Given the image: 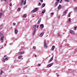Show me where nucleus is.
I'll return each instance as SVG.
<instances>
[{"label": "nucleus", "instance_id": "49530a36", "mask_svg": "<svg viewBox=\"0 0 77 77\" xmlns=\"http://www.w3.org/2000/svg\"><path fill=\"white\" fill-rule=\"evenodd\" d=\"M35 57H37V56H36V55H35Z\"/></svg>", "mask_w": 77, "mask_h": 77}, {"label": "nucleus", "instance_id": "c03bdc74", "mask_svg": "<svg viewBox=\"0 0 77 77\" xmlns=\"http://www.w3.org/2000/svg\"><path fill=\"white\" fill-rule=\"evenodd\" d=\"M4 57H7V55H5L4 56Z\"/></svg>", "mask_w": 77, "mask_h": 77}, {"label": "nucleus", "instance_id": "aec40b11", "mask_svg": "<svg viewBox=\"0 0 77 77\" xmlns=\"http://www.w3.org/2000/svg\"><path fill=\"white\" fill-rule=\"evenodd\" d=\"M45 12V9L42 11V14H44Z\"/></svg>", "mask_w": 77, "mask_h": 77}, {"label": "nucleus", "instance_id": "423d86ee", "mask_svg": "<svg viewBox=\"0 0 77 77\" xmlns=\"http://www.w3.org/2000/svg\"><path fill=\"white\" fill-rule=\"evenodd\" d=\"M68 11V10H66L63 13V15H65L66 14V12Z\"/></svg>", "mask_w": 77, "mask_h": 77}, {"label": "nucleus", "instance_id": "a878e982", "mask_svg": "<svg viewBox=\"0 0 77 77\" xmlns=\"http://www.w3.org/2000/svg\"><path fill=\"white\" fill-rule=\"evenodd\" d=\"M18 58L19 59H21V58H22V56H20L18 57Z\"/></svg>", "mask_w": 77, "mask_h": 77}, {"label": "nucleus", "instance_id": "f704fd0d", "mask_svg": "<svg viewBox=\"0 0 77 77\" xmlns=\"http://www.w3.org/2000/svg\"><path fill=\"white\" fill-rule=\"evenodd\" d=\"M41 5V3L39 2L38 4V6H40Z\"/></svg>", "mask_w": 77, "mask_h": 77}, {"label": "nucleus", "instance_id": "bb28decb", "mask_svg": "<svg viewBox=\"0 0 77 77\" xmlns=\"http://www.w3.org/2000/svg\"><path fill=\"white\" fill-rule=\"evenodd\" d=\"M17 11H18V12H20V8L18 9Z\"/></svg>", "mask_w": 77, "mask_h": 77}, {"label": "nucleus", "instance_id": "09e8293b", "mask_svg": "<svg viewBox=\"0 0 77 77\" xmlns=\"http://www.w3.org/2000/svg\"><path fill=\"white\" fill-rule=\"evenodd\" d=\"M40 65H41V64H38V66H40Z\"/></svg>", "mask_w": 77, "mask_h": 77}, {"label": "nucleus", "instance_id": "c9c22d12", "mask_svg": "<svg viewBox=\"0 0 77 77\" xmlns=\"http://www.w3.org/2000/svg\"><path fill=\"white\" fill-rule=\"evenodd\" d=\"M77 26H76L74 28V29L75 30H76V29H77Z\"/></svg>", "mask_w": 77, "mask_h": 77}, {"label": "nucleus", "instance_id": "f257e3e1", "mask_svg": "<svg viewBox=\"0 0 77 77\" xmlns=\"http://www.w3.org/2000/svg\"><path fill=\"white\" fill-rule=\"evenodd\" d=\"M36 25H35L33 26V29H34L33 32L32 33L33 35H34L35 33V32H36Z\"/></svg>", "mask_w": 77, "mask_h": 77}, {"label": "nucleus", "instance_id": "c85d7f7f", "mask_svg": "<svg viewBox=\"0 0 77 77\" xmlns=\"http://www.w3.org/2000/svg\"><path fill=\"white\" fill-rule=\"evenodd\" d=\"M54 14V13H51L50 14L51 16H52Z\"/></svg>", "mask_w": 77, "mask_h": 77}, {"label": "nucleus", "instance_id": "6e6d98bb", "mask_svg": "<svg viewBox=\"0 0 77 77\" xmlns=\"http://www.w3.org/2000/svg\"><path fill=\"white\" fill-rule=\"evenodd\" d=\"M74 1H76V0H73Z\"/></svg>", "mask_w": 77, "mask_h": 77}, {"label": "nucleus", "instance_id": "de8ad7c7", "mask_svg": "<svg viewBox=\"0 0 77 77\" xmlns=\"http://www.w3.org/2000/svg\"><path fill=\"white\" fill-rule=\"evenodd\" d=\"M4 0L5 2H6V1H7V0Z\"/></svg>", "mask_w": 77, "mask_h": 77}, {"label": "nucleus", "instance_id": "20e7f679", "mask_svg": "<svg viewBox=\"0 0 77 77\" xmlns=\"http://www.w3.org/2000/svg\"><path fill=\"white\" fill-rule=\"evenodd\" d=\"M41 18L40 17L39 18L37 23L38 24H39V23H40L41 21Z\"/></svg>", "mask_w": 77, "mask_h": 77}, {"label": "nucleus", "instance_id": "37998d69", "mask_svg": "<svg viewBox=\"0 0 77 77\" xmlns=\"http://www.w3.org/2000/svg\"><path fill=\"white\" fill-rule=\"evenodd\" d=\"M16 25V23H13V25L14 26H15Z\"/></svg>", "mask_w": 77, "mask_h": 77}, {"label": "nucleus", "instance_id": "0eeeda50", "mask_svg": "<svg viewBox=\"0 0 77 77\" xmlns=\"http://www.w3.org/2000/svg\"><path fill=\"white\" fill-rule=\"evenodd\" d=\"M53 65V63H51L50 64H48L47 66L48 67H51V66H52Z\"/></svg>", "mask_w": 77, "mask_h": 77}, {"label": "nucleus", "instance_id": "cd10ccee", "mask_svg": "<svg viewBox=\"0 0 77 77\" xmlns=\"http://www.w3.org/2000/svg\"><path fill=\"white\" fill-rule=\"evenodd\" d=\"M58 2H56V3H55L56 6H57V5L58 4Z\"/></svg>", "mask_w": 77, "mask_h": 77}, {"label": "nucleus", "instance_id": "412c9836", "mask_svg": "<svg viewBox=\"0 0 77 77\" xmlns=\"http://www.w3.org/2000/svg\"><path fill=\"white\" fill-rule=\"evenodd\" d=\"M24 53V51L22 52L19 53V54H23Z\"/></svg>", "mask_w": 77, "mask_h": 77}, {"label": "nucleus", "instance_id": "7c9ffc66", "mask_svg": "<svg viewBox=\"0 0 77 77\" xmlns=\"http://www.w3.org/2000/svg\"><path fill=\"white\" fill-rule=\"evenodd\" d=\"M71 13H70L69 14V16H68V17H70L71 16Z\"/></svg>", "mask_w": 77, "mask_h": 77}, {"label": "nucleus", "instance_id": "39448f33", "mask_svg": "<svg viewBox=\"0 0 77 77\" xmlns=\"http://www.w3.org/2000/svg\"><path fill=\"white\" fill-rule=\"evenodd\" d=\"M14 33L15 34H17V33H18V30H17V29L16 28L15 29Z\"/></svg>", "mask_w": 77, "mask_h": 77}, {"label": "nucleus", "instance_id": "a18cd8bd", "mask_svg": "<svg viewBox=\"0 0 77 77\" xmlns=\"http://www.w3.org/2000/svg\"><path fill=\"white\" fill-rule=\"evenodd\" d=\"M38 27H39V26L37 25L36 26V28H38Z\"/></svg>", "mask_w": 77, "mask_h": 77}, {"label": "nucleus", "instance_id": "e433bc0d", "mask_svg": "<svg viewBox=\"0 0 77 77\" xmlns=\"http://www.w3.org/2000/svg\"><path fill=\"white\" fill-rule=\"evenodd\" d=\"M57 0V2H57L58 3H59V2L60 1V0Z\"/></svg>", "mask_w": 77, "mask_h": 77}, {"label": "nucleus", "instance_id": "393cba45", "mask_svg": "<svg viewBox=\"0 0 77 77\" xmlns=\"http://www.w3.org/2000/svg\"><path fill=\"white\" fill-rule=\"evenodd\" d=\"M2 15H3V14L2 13H0V18H1L2 16Z\"/></svg>", "mask_w": 77, "mask_h": 77}, {"label": "nucleus", "instance_id": "f03ea898", "mask_svg": "<svg viewBox=\"0 0 77 77\" xmlns=\"http://www.w3.org/2000/svg\"><path fill=\"white\" fill-rule=\"evenodd\" d=\"M38 11V9L37 8H35L34 10H32L31 12V14H33V13H34V12H35L36 11Z\"/></svg>", "mask_w": 77, "mask_h": 77}, {"label": "nucleus", "instance_id": "1a4fd4ad", "mask_svg": "<svg viewBox=\"0 0 77 77\" xmlns=\"http://www.w3.org/2000/svg\"><path fill=\"white\" fill-rule=\"evenodd\" d=\"M3 38H4V36H2L1 38V42H3Z\"/></svg>", "mask_w": 77, "mask_h": 77}, {"label": "nucleus", "instance_id": "5fc2aeb1", "mask_svg": "<svg viewBox=\"0 0 77 77\" xmlns=\"http://www.w3.org/2000/svg\"><path fill=\"white\" fill-rule=\"evenodd\" d=\"M2 75V74H1V73H0V75Z\"/></svg>", "mask_w": 77, "mask_h": 77}, {"label": "nucleus", "instance_id": "6ab92c4d", "mask_svg": "<svg viewBox=\"0 0 77 77\" xmlns=\"http://www.w3.org/2000/svg\"><path fill=\"white\" fill-rule=\"evenodd\" d=\"M26 17H27V15L26 14H24L23 17V18H26Z\"/></svg>", "mask_w": 77, "mask_h": 77}, {"label": "nucleus", "instance_id": "864d4df0", "mask_svg": "<svg viewBox=\"0 0 77 77\" xmlns=\"http://www.w3.org/2000/svg\"><path fill=\"white\" fill-rule=\"evenodd\" d=\"M32 17H35V16H32Z\"/></svg>", "mask_w": 77, "mask_h": 77}, {"label": "nucleus", "instance_id": "79ce46f5", "mask_svg": "<svg viewBox=\"0 0 77 77\" xmlns=\"http://www.w3.org/2000/svg\"><path fill=\"white\" fill-rule=\"evenodd\" d=\"M5 60H8V58H5V59H4Z\"/></svg>", "mask_w": 77, "mask_h": 77}, {"label": "nucleus", "instance_id": "4468645a", "mask_svg": "<svg viewBox=\"0 0 77 77\" xmlns=\"http://www.w3.org/2000/svg\"><path fill=\"white\" fill-rule=\"evenodd\" d=\"M60 9H61V5H59V6L58 7V9L59 10Z\"/></svg>", "mask_w": 77, "mask_h": 77}, {"label": "nucleus", "instance_id": "6e6552de", "mask_svg": "<svg viewBox=\"0 0 77 77\" xmlns=\"http://www.w3.org/2000/svg\"><path fill=\"white\" fill-rule=\"evenodd\" d=\"M69 32L71 34H74V31L73 30H70V31Z\"/></svg>", "mask_w": 77, "mask_h": 77}, {"label": "nucleus", "instance_id": "c756f323", "mask_svg": "<svg viewBox=\"0 0 77 77\" xmlns=\"http://www.w3.org/2000/svg\"><path fill=\"white\" fill-rule=\"evenodd\" d=\"M3 71L2 70L1 72L0 73L1 75L2 74H3Z\"/></svg>", "mask_w": 77, "mask_h": 77}, {"label": "nucleus", "instance_id": "2f4dec72", "mask_svg": "<svg viewBox=\"0 0 77 77\" xmlns=\"http://www.w3.org/2000/svg\"><path fill=\"white\" fill-rule=\"evenodd\" d=\"M65 1L67 2H69V0H65Z\"/></svg>", "mask_w": 77, "mask_h": 77}, {"label": "nucleus", "instance_id": "3c124183", "mask_svg": "<svg viewBox=\"0 0 77 77\" xmlns=\"http://www.w3.org/2000/svg\"><path fill=\"white\" fill-rule=\"evenodd\" d=\"M26 7H27V6H25V8H26Z\"/></svg>", "mask_w": 77, "mask_h": 77}, {"label": "nucleus", "instance_id": "f8f14e48", "mask_svg": "<svg viewBox=\"0 0 77 77\" xmlns=\"http://www.w3.org/2000/svg\"><path fill=\"white\" fill-rule=\"evenodd\" d=\"M53 59V57H52L50 60H49V62L50 63V62H51L52 60Z\"/></svg>", "mask_w": 77, "mask_h": 77}, {"label": "nucleus", "instance_id": "ddd939ff", "mask_svg": "<svg viewBox=\"0 0 77 77\" xmlns=\"http://www.w3.org/2000/svg\"><path fill=\"white\" fill-rule=\"evenodd\" d=\"M52 48L51 49V51H53L54 50V48H55V46H53L52 47Z\"/></svg>", "mask_w": 77, "mask_h": 77}, {"label": "nucleus", "instance_id": "2eb2a0df", "mask_svg": "<svg viewBox=\"0 0 77 77\" xmlns=\"http://www.w3.org/2000/svg\"><path fill=\"white\" fill-rule=\"evenodd\" d=\"M23 3H24V0H22L21 1L20 5H23Z\"/></svg>", "mask_w": 77, "mask_h": 77}, {"label": "nucleus", "instance_id": "473e14b6", "mask_svg": "<svg viewBox=\"0 0 77 77\" xmlns=\"http://www.w3.org/2000/svg\"><path fill=\"white\" fill-rule=\"evenodd\" d=\"M3 63H5V60L4 59L3 60Z\"/></svg>", "mask_w": 77, "mask_h": 77}, {"label": "nucleus", "instance_id": "9b49d317", "mask_svg": "<svg viewBox=\"0 0 77 77\" xmlns=\"http://www.w3.org/2000/svg\"><path fill=\"white\" fill-rule=\"evenodd\" d=\"M44 32H42V33H41L39 35L40 37H42V36L43 35H44Z\"/></svg>", "mask_w": 77, "mask_h": 77}, {"label": "nucleus", "instance_id": "4c0bfd02", "mask_svg": "<svg viewBox=\"0 0 77 77\" xmlns=\"http://www.w3.org/2000/svg\"><path fill=\"white\" fill-rule=\"evenodd\" d=\"M40 1L42 3L43 2V0H40Z\"/></svg>", "mask_w": 77, "mask_h": 77}, {"label": "nucleus", "instance_id": "dca6fc26", "mask_svg": "<svg viewBox=\"0 0 77 77\" xmlns=\"http://www.w3.org/2000/svg\"><path fill=\"white\" fill-rule=\"evenodd\" d=\"M2 36H3V34L2 33V32H0V37H2Z\"/></svg>", "mask_w": 77, "mask_h": 77}, {"label": "nucleus", "instance_id": "a211bd4d", "mask_svg": "<svg viewBox=\"0 0 77 77\" xmlns=\"http://www.w3.org/2000/svg\"><path fill=\"white\" fill-rule=\"evenodd\" d=\"M45 6V4L43 3L42 5V7L44 8V6Z\"/></svg>", "mask_w": 77, "mask_h": 77}, {"label": "nucleus", "instance_id": "ea45409f", "mask_svg": "<svg viewBox=\"0 0 77 77\" xmlns=\"http://www.w3.org/2000/svg\"><path fill=\"white\" fill-rule=\"evenodd\" d=\"M57 35H58V36H60V34L59 33H58Z\"/></svg>", "mask_w": 77, "mask_h": 77}, {"label": "nucleus", "instance_id": "8fccbe9b", "mask_svg": "<svg viewBox=\"0 0 77 77\" xmlns=\"http://www.w3.org/2000/svg\"><path fill=\"white\" fill-rule=\"evenodd\" d=\"M59 75H57V77H59Z\"/></svg>", "mask_w": 77, "mask_h": 77}, {"label": "nucleus", "instance_id": "b1692460", "mask_svg": "<svg viewBox=\"0 0 77 77\" xmlns=\"http://www.w3.org/2000/svg\"><path fill=\"white\" fill-rule=\"evenodd\" d=\"M74 10L75 11H77V7H76L75 8H74Z\"/></svg>", "mask_w": 77, "mask_h": 77}, {"label": "nucleus", "instance_id": "58836bf2", "mask_svg": "<svg viewBox=\"0 0 77 77\" xmlns=\"http://www.w3.org/2000/svg\"><path fill=\"white\" fill-rule=\"evenodd\" d=\"M9 6H12V3H10L9 4Z\"/></svg>", "mask_w": 77, "mask_h": 77}, {"label": "nucleus", "instance_id": "603ef678", "mask_svg": "<svg viewBox=\"0 0 77 77\" xmlns=\"http://www.w3.org/2000/svg\"><path fill=\"white\" fill-rule=\"evenodd\" d=\"M1 1H2V2H3V0H1Z\"/></svg>", "mask_w": 77, "mask_h": 77}, {"label": "nucleus", "instance_id": "4be33fe9", "mask_svg": "<svg viewBox=\"0 0 77 77\" xmlns=\"http://www.w3.org/2000/svg\"><path fill=\"white\" fill-rule=\"evenodd\" d=\"M68 23H71V18H69L68 21Z\"/></svg>", "mask_w": 77, "mask_h": 77}, {"label": "nucleus", "instance_id": "5701e85b", "mask_svg": "<svg viewBox=\"0 0 77 77\" xmlns=\"http://www.w3.org/2000/svg\"><path fill=\"white\" fill-rule=\"evenodd\" d=\"M26 3V0H25L23 3L24 5H25Z\"/></svg>", "mask_w": 77, "mask_h": 77}, {"label": "nucleus", "instance_id": "a19ab883", "mask_svg": "<svg viewBox=\"0 0 77 77\" xmlns=\"http://www.w3.org/2000/svg\"><path fill=\"white\" fill-rule=\"evenodd\" d=\"M33 49L34 50H35V49H36V48H35V47H34L33 48Z\"/></svg>", "mask_w": 77, "mask_h": 77}, {"label": "nucleus", "instance_id": "72a5a7b5", "mask_svg": "<svg viewBox=\"0 0 77 77\" xmlns=\"http://www.w3.org/2000/svg\"><path fill=\"white\" fill-rule=\"evenodd\" d=\"M60 3H62V0H60Z\"/></svg>", "mask_w": 77, "mask_h": 77}, {"label": "nucleus", "instance_id": "9d476101", "mask_svg": "<svg viewBox=\"0 0 77 77\" xmlns=\"http://www.w3.org/2000/svg\"><path fill=\"white\" fill-rule=\"evenodd\" d=\"M40 27H41V29H43L44 28V24H41L40 25Z\"/></svg>", "mask_w": 77, "mask_h": 77}, {"label": "nucleus", "instance_id": "f3484780", "mask_svg": "<svg viewBox=\"0 0 77 77\" xmlns=\"http://www.w3.org/2000/svg\"><path fill=\"white\" fill-rule=\"evenodd\" d=\"M3 24L1 25L0 26V29H2V27H3Z\"/></svg>", "mask_w": 77, "mask_h": 77}, {"label": "nucleus", "instance_id": "7ed1b4c3", "mask_svg": "<svg viewBox=\"0 0 77 77\" xmlns=\"http://www.w3.org/2000/svg\"><path fill=\"white\" fill-rule=\"evenodd\" d=\"M44 48H45V49L47 48V43L45 42H44Z\"/></svg>", "mask_w": 77, "mask_h": 77}]
</instances>
